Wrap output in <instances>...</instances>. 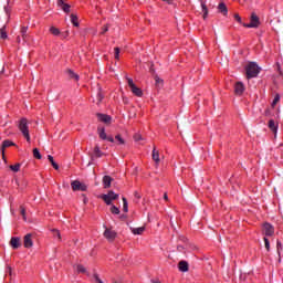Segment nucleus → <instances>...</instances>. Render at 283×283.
I'll use <instances>...</instances> for the list:
<instances>
[{"mask_svg":"<svg viewBox=\"0 0 283 283\" xmlns=\"http://www.w3.org/2000/svg\"><path fill=\"white\" fill-rule=\"evenodd\" d=\"M135 198H137L138 200H140V195H138V192H135Z\"/></svg>","mask_w":283,"mask_h":283,"instance_id":"53","label":"nucleus"},{"mask_svg":"<svg viewBox=\"0 0 283 283\" xmlns=\"http://www.w3.org/2000/svg\"><path fill=\"white\" fill-rule=\"evenodd\" d=\"M33 157L36 158L38 160H41L42 156H41V151L39 150V148L33 149Z\"/></svg>","mask_w":283,"mask_h":283,"instance_id":"36","label":"nucleus"},{"mask_svg":"<svg viewBox=\"0 0 283 283\" xmlns=\"http://www.w3.org/2000/svg\"><path fill=\"white\" fill-rule=\"evenodd\" d=\"M20 213L23 217V220H28V218L25 217V208L23 206L20 207Z\"/></svg>","mask_w":283,"mask_h":283,"instance_id":"41","label":"nucleus"},{"mask_svg":"<svg viewBox=\"0 0 283 283\" xmlns=\"http://www.w3.org/2000/svg\"><path fill=\"white\" fill-rule=\"evenodd\" d=\"M130 231L134 235H143L145 233V227L130 228Z\"/></svg>","mask_w":283,"mask_h":283,"instance_id":"22","label":"nucleus"},{"mask_svg":"<svg viewBox=\"0 0 283 283\" xmlns=\"http://www.w3.org/2000/svg\"><path fill=\"white\" fill-rule=\"evenodd\" d=\"M4 12H6V14H8V17H10V7L6 6L4 7Z\"/></svg>","mask_w":283,"mask_h":283,"instance_id":"47","label":"nucleus"},{"mask_svg":"<svg viewBox=\"0 0 283 283\" xmlns=\"http://www.w3.org/2000/svg\"><path fill=\"white\" fill-rule=\"evenodd\" d=\"M179 240L180 242H189V239H187L185 235L179 237Z\"/></svg>","mask_w":283,"mask_h":283,"instance_id":"46","label":"nucleus"},{"mask_svg":"<svg viewBox=\"0 0 283 283\" xmlns=\"http://www.w3.org/2000/svg\"><path fill=\"white\" fill-rule=\"evenodd\" d=\"M277 70H279L280 76H282V66H280V63H277Z\"/></svg>","mask_w":283,"mask_h":283,"instance_id":"50","label":"nucleus"},{"mask_svg":"<svg viewBox=\"0 0 283 283\" xmlns=\"http://www.w3.org/2000/svg\"><path fill=\"white\" fill-rule=\"evenodd\" d=\"M200 3L203 12V19H207V17H209V8H207V2H205V0H200Z\"/></svg>","mask_w":283,"mask_h":283,"instance_id":"20","label":"nucleus"},{"mask_svg":"<svg viewBox=\"0 0 283 283\" xmlns=\"http://www.w3.org/2000/svg\"><path fill=\"white\" fill-rule=\"evenodd\" d=\"M48 160L51 163L52 167L59 171V164H56V161H54V157L52 155L48 156Z\"/></svg>","mask_w":283,"mask_h":283,"instance_id":"28","label":"nucleus"},{"mask_svg":"<svg viewBox=\"0 0 283 283\" xmlns=\"http://www.w3.org/2000/svg\"><path fill=\"white\" fill-rule=\"evenodd\" d=\"M66 74H67L69 78H73V81H78V78H80L78 74H76L74 71H72V69H67Z\"/></svg>","mask_w":283,"mask_h":283,"instance_id":"23","label":"nucleus"},{"mask_svg":"<svg viewBox=\"0 0 283 283\" xmlns=\"http://www.w3.org/2000/svg\"><path fill=\"white\" fill-rule=\"evenodd\" d=\"M156 83H163V80H160L159 77H156Z\"/></svg>","mask_w":283,"mask_h":283,"instance_id":"52","label":"nucleus"},{"mask_svg":"<svg viewBox=\"0 0 283 283\" xmlns=\"http://www.w3.org/2000/svg\"><path fill=\"white\" fill-rule=\"evenodd\" d=\"M119 195L109 190L106 195H102V200H104L105 205H112L113 200H118Z\"/></svg>","mask_w":283,"mask_h":283,"instance_id":"5","label":"nucleus"},{"mask_svg":"<svg viewBox=\"0 0 283 283\" xmlns=\"http://www.w3.org/2000/svg\"><path fill=\"white\" fill-rule=\"evenodd\" d=\"M114 283H120V282H118V281H115Z\"/></svg>","mask_w":283,"mask_h":283,"instance_id":"59","label":"nucleus"},{"mask_svg":"<svg viewBox=\"0 0 283 283\" xmlns=\"http://www.w3.org/2000/svg\"><path fill=\"white\" fill-rule=\"evenodd\" d=\"M234 94L237 96H242V94H244V83L242 82H237L234 84Z\"/></svg>","mask_w":283,"mask_h":283,"instance_id":"12","label":"nucleus"},{"mask_svg":"<svg viewBox=\"0 0 283 283\" xmlns=\"http://www.w3.org/2000/svg\"><path fill=\"white\" fill-rule=\"evenodd\" d=\"M268 125L273 134H277V125L275 124L274 119H270Z\"/></svg>","mask_w":283,"mask_h":283,"instance_id":"24","label":"nucleus"},{"mask_svg":"<svg viewBox=\"0 0 283 283\" xmlns=\"http://www.w3.org/2000/svg\"><path fill=\"white\" fill-rule=\"evenodd\" d=\"M20 34L23 41H28V27H21Z\"/></svg>","mask_w":283,"mask_h":283,"instance_id":"27","label":"nucleus"},{"mask_svg":"<svg viewBox=\"0 0 283 283\" xmlns=\"http://www.w3.org/2000/svg\"><path fill=\"white\" fill-rule=\"evenodd\" d=\"M57 8H61V10H63V12H65L66 14H70L71 6L65 3V1L57 0Z\"/></svg>","mask_w":283,"mask_h":283,"instance_id":"15","label":"nucleus"},{"mask_svg":"<svg viewBox=\"0 0 283 283\" xmlns=\"http://www.w3.org/2000/svg\"><path fill=\"white\" fill-rule=\"evenodd\" d=\"M18 129L21 132V134L24 136L27 143H30V127L28 126V118L22 117L18 122Z\"/></svg>","mask_w":283,"mask_h":283,"instance_id":"2","label":"nucleus"},{"mask_svg":"<svg viewBox=\"0 0 283 283\" xmlns=\"http://www.w3.org/2000/svg\"><path fill=\"white\" fill-rule=\"evenodd\" d=\"M0 39H8V31L6 30V25H3L1 29H0Z\"/></svg>","mask_w":283,"mask_h":283,"instance_id":"31","label":"nucleus"},{"mask_svg":"<svg viewBox=\"0 0 283 283\" xmlns=\"http://www.w3.org/2000/svg\"><path fill=\"white\" fill-rule=\"evenodd\" d=\"M17 144H14L12 140L7 139L2 142V145L0 147V151L2 154V157L6 158V149H8V147H15Z\"/></svg>","mask_w":283,"mask_h":283,"instance_id":"10","label":"nucleus"},{"mask_svg":"<svg viewBox=\"0 0 283 283\" xmlns=\"http://www.w3.org/2000/svg\"><path fill=\"white\" fill-rule=\"evenodd\" d=\"M7 272L9 273V275H12V266L8 265L7 266Z\"/></svg>","mask_w":283,"mask_h":283,"instance_id":"49","label":"nucleus"},{"mask_svg":"<svg viewBox=\"0 0 283 283\" xmlns=\"http://www.w3.org/2000/svg\"><path fill=\"white\" fill-rule=\"evenodd\" d=\"M114 52H115V59L116 61H118L120 59V48L116 46L114 49Z\"/></svg>","mask_w":283,"mask_h":283,"instance_id":"38","label":"nucleus"},{"mask_svg":"<svg viewBox=\"0 0 283 283\" xmlns=\"http://www.w3.org/2000/svg\"><path fill=\"white\" fill-rule=\"evenodd\" d=\"M178 269L181 273H187V271H189V263L187 261H180L178 263Z\"/></svg>","mask_w":283,"mask_h":283,"instance_id":"17","label":"nucleus"},{"mask_svg":"<svg viewBox=\"0 0 283 283\" xmlns=\"http://www.w3.org/2000/svg\"><path fill=\"white\" fill-rule=\"evenodd\" d=\"M120 218H122V219H123V218H127V216H125V214H122V216H120Z\"/></svg>","mask_w":283,"mask_h":283,"instance_id":"56","label":"nucleus"},{"mask_svg":"<svg viewBox=\"0 0 283 283\" xmlns=\"http://www.w3.org/2000/svg\"><path fill=\"white\" fill-rule=\"evenodd\" d=\"M10 244H11L12 249H19V247H21V239L18 237H13L10 240Z\"/></svg>","mask_w":283,"mask_h":283,"instance_id":"18","label":"nucleus"},{"mask_svg":"<svg viewBox=\"0 0 283 283\" xmlns=\"http://www.w3.org/2000/svg\"><path fill=\"white\" fill-rule=\"evenodd\" d=\"M122 200H123V211L127 213V211H129V203H127V198L123 197Z\"/></svg>","mask_w":283,"mask_h":283,"instance_id":"32","label":"nucleus"},{"mask_svg":"<svg viewBox=\"0 0 283 283\" xmlns=\"http://www.w3.org/2000/svg\"><path fill=\"white\" fill-rule=\"evenodd\" d=\"M218 10L219 12H221V14H223L224 17H227L229 9H227V4L224 2L219 3L218 6Z\"/></svg>","mask_w":283,"mask_h":283,"instance_id":"21","label":"nucleus"},{"mask_svg":"<svg viewBox=\"0 0 283 283\" xmlns=\"http://www.w3.org/2000/svg\"><path fill=\"white\" fill-rule=\"evenodd\" d=\"M263 240L266 251H271V242L269 241V238L264 237Z\"/></svg>","mask_w":283,"mask_h":283,"instance_id":"37","label":"nucleus"},{"mask_svg":"<svg viewBox=\"0 0 283 283\" xmlns=\"http://www.w3.org/2000/svg\"><path fill=\"white\" fill-rule=\"evenodd\" d=\"M17 43H21V36H17Z\"/></svg>","mask_w":283,"mask_h":283,"instance_id":"54","label":"nucleus"},{"mask_svg":"<svg viewBox=\"0 0 283 283\" xmlns=\"http://www.w3.org/2000/svg\"><path fill=\"white\" fill-rule=\"evenodd\" d=\"M234 19L235 21H238V23H242V18L240 17V14L235 13Z\"/></svg>","mask_w":283,"mask_h":283,"instance_id":"45","label":"nucleus"},{"mask_svg":"<svg viewBox=\"0 0 283 283\" xmlns=\"http://www.w3.org/2000/svg\"><path fill=\"white\" fill-rule=\"evenodd\" d=\"M70 17H71V23L75 28H78V25H80V23H78V15H76L75 13H72Z\"/></svg>","mask_w":283,"mask_h":283,"instance_id":"26","label":"nucleus"},{"mask_svg":"<svg viewBox=\"0 0 283 283\" xmlns=\"http://www.w3.org/2000/svg\"><path fill=\"white\" fill-rule=\"evenodd\" d=\"M49 32H51L53 34V36H59V34H61V30H59V28H56V27H51L49 29Z\"/></svg>","mask_w":283,"mask_h":283,"instance_id":"30","label":"nucleus"},{"mask_svg":"<svg viewBox=\"0 0 283 283\" xmlns=\"http://www.w3.org/2000/svg\"><path fill=\"white\" fill-rule=\"evenodd\" d=\"M51 231L53 233V238L61 242V232L57 229H52Z\"/></svg>","mask_w":283,"mask_h":283,"instance_id":"33","label":"nucleus"},{"mask_svg":"<svg viewBox=\"0 0 283 283\" xmlns=\"http://www.w3.org/2000/svg\"><path fill=\"white\" fill-rule=\"evenodd\" d=\"M76 271H77V273H86V272H87V270L85 269V266H83V265H81V264H78V265L76 266Z\"/></svg>","mask_w":283,"mask_h":283,"instance_id":"39","label":"nucleus"},{"mask_svg":"<svg viewBox=\"0 0 283 283\" xmlns=\"http://www.w3.org/2000/svg\"><path fill=\"white\" fill-rule=\"evenodd\" d=\"M177 251H179L180 253H182L185 251V247L182 245H177Z\"/></svg>","mask_w":283,"mask_h":283,"instance_id":"48","label":"nucleus"},{"mask_svg":"<svg viewBox=\"0 0 283 283\" xmlns=\"http://www.w3.org/2000/svg\"><path fill=\"white\" fill-rule=\"evenodd\" d=\"M128 87L130 88L132 93L139 98L143 97V90L134 83L132 77H127Z\"/></svg>","mask_w":283,"mask_h":283,"instance_id":"3","label":"nucleus"},{"mask_svg":"<svg viewBox=\"0 0 283 283\" xmlns=\"http://www.w3.org/2000/svg\"><path fill=\"white\" fill-rule=\"evenodd\" d=\"M24 249H32L34 242L32 241V233H28L23 239Z\"/></svg>","mask_w":283,"mask_h":283,"instance_id":"11","label":"nucleus"},{"mask_svg":"<svg viewBox=\"0 0 283 283\" xmlns=\"http://www.w3.org/2000/svg\"><path fill=\"white\" fill-rule=\"evenodd\" d=\"M86 201H87V198L84 199V202H86Z\"/></svg>","mask_w":283,"mask_h":283,"instance_id":"58","label":"nucleus"},{"mask_svg":"<svg viewBox=\"0 0 283 283\" xmlns=\"http://www.w3.org/2000/svg\"><path fill=\"white\" fill-rule=\"evenodd\" d=\"M153 160L155 161V165H160V151L156 149V146L153 148Z\"/></svg>","mask_w":283,"mask_h":283,"instance_id":"16","label":"nucleus"},{"mask_svg":"<svg viewBox=\"0 0 283 283\" xmlns=\"http://www.w3.org/2000/svg\"><path fill=\"white\" fill-rule=\"evenodd\" d=\"M164 200H169V197L167 196V193L164 195Z\"/></svg>","mask_w":283,"mask_h":283,"instance_id":"55","label":"nucleus"},{"mask_svg":"<svg viewBox=\"0 0 283 283\" xmlns=\"http://www.w3.org/2000/svg\"><path fill=\"white\" fill-rule=\"evenodd\" d=\"M94 156L95 158H103V151H101V147H98V145L94 148Z\"/></svg>","mask_w":283,"mask_h":283,"instance_id":"29","label":"nucleus"},{"mask_svg":"<svg viewBox=\"0 0 283 283\" xmlns=\"http://www.w3.org/2000/svg\"><path fill=\"white\" fill-rule=\"evenodd\" d=\"M97 134L101 138V140H107L108 143H114V137L113 136H107V133H105L104 127H98L97 128Z\"/></svg>","mask_w":283,"mask_h":283,"instance_id":"8","label":"nucleus"},{"mask_svg":"<svg viewBox=\"0 0 283 283\" xmlns=\"http://www.w3.org/2000/svg\"><path fill=\"white\" fill-rule=\"evenodd\" d=\"M96 116L101 123H106V125L112 123V116L107 114L97 113Z\"/></svg>","mask_w":283,"mask_h":283,"instance_id":"13","label":"nucleus"},{"mask_svg":"<svg viewBox=\"0 0 283 283\" xmlns=\"http://www.w3.org/2000/svg\"><path fill=\"white\" fill-rule=\"evenodd\" d=\"M153 283H160V281H158V280L157 281H153Z\"/></svg>","mask_w":283,"mask_h":283,"instance_id":"57","label":"nucleus"},{"mask_svg":"<svg viewBox=\"0 0 283 283\" xmlns=\"http://www.w3.org/2000/svg\"><path fill=\"white\" fill-rule=\"evenodd\" d=\"M71 188L73 191H87V185L80 182L78 180H73L71 182Z\"/></svg>","mask_w":283,"mask_h":283,"instance_id":"7","label":"nucleus"},{"mask_svg":"<svg viewBox=\"0 0 283 283\" xmlns=\"http://www.w3.org/2000/svg\"><path fill=\"white\" fill-rule=\"evenodd\" d=\"M166 3H168L169 6H171V3H174V0H164Z\"/></svg>","mask_w":283,"mask_h":283,"instance_id":"51","label":"nucleus"},{"mask_svg":"<svg viewBox=\"0 0 283 283\" xmlns=\"http://www.w3.org/2000/svg\"><path fill=\"white\" fill-rule=\"evenodd\" d=\"M262 69L260 66H258V63L255 62H250L247 66H245V74H247V78H255L258 77V74H260V71Z\"/></svg>","mask_w":283,"mask_h":283,"instance_id":"1","label":"nucleus"},{"mask_svg":"<svg viewBox=\"0 0 283 283\" xmlns=\"http://www.w3.org/2000/svg\"><path fill=\"white\" fill-rule=\"evenodd\" d=\"M109 31V25H104L103 28H102V32H101V34H105V32H108Z\"/></svg>","mask_w":283,"mask_h":283,"instance_id":"44","label":"nucleus"},{"mask_svg":"<svg viewBox=\"0 0 283 283\" xmlns=\"http://www.w3.org/2000/svg\"><path fill=\"white\" fill-rule=\"evenodd\" d=\"M9 169H11V171H13V174H19V171H21V164H14V165H10Z\"/></svg>","mask_w":283,"mask_h":283,"instance_id":"25","label":"nucleus"},{"mask_svg":"<svg viewBox=\"0 0 283 283\" xmlns=\"http://www.w3.org/2000/svg\"><path fill=\"white\" fill-rule=\"evenodd\" d=\"M102 182H103L104 189H109V187H112V182H114V178L106 175V176L103 177Z\"/></svg>","mask_w":283,"mask_h":283,"instance_id":"14","label":"nucleus"},{"mask_svg":"<svg viewBox=\"0 0 283 283\" xmlns=\"http://www.w3.org/2000/svg\"><path fill=\"white\" fill-rule=\"evenodd\" d=\"M105 231L103 233L104 238L108 240V242H114L116 240V235H118V233H116V231L112 230V228H107L105 227Z\"/></svg>","mask_w":283,"mask_h":283,"instance_id":"6","label":"nucleus"},{"mask_svg":"<svg viewBox=\"0 0 283 283\" xmlns=\"http://www.w3.org/2000/svg\"><path fill=\"white\" fill-rule=\"evenodd\" d=\"M276 250L280 255V251H282V241H280V240L276 241Z\"/></svg>","mask_w":283,"mask_h":283,"instance_id":"42","label":"nucleus"},{"mask_svg":"<svg viewBox=\"0 0 283 283\" xmlns=\"http://www.w3.org/2000/svg\"><path fill=\"white\" fill-rule=\"evenodd\" d=\"M277 103H280V94H276L274 96V99L272 102V107H275L277 105Z\"/></svg>","mask_w":283,"mask_h":283,"instance_id":"40","label":"nucleus"},{"mask_svg":"<svg viewBox=\"0 0 283 283\" xmlns=\"http://www.w3.org/2000/svg\"><path fill=\"white\" fill-rule=\"evenodd\" d=\"M243 28H260V17L255 12L251 13L250 23H243Z\"/></svg>","mask_w":283,"mask_h":283,"instance_id":"4","label":"nucleus"},{"mask_svg":"<svg viewBox=\"0 0 283 283\" xmlns=\"http://www.w3.org/2000/svg\"><path fill=\"white\" fill-rule=\"evenodd\" d=\"M275 233V228L273 224L265 222L263 223V235L271 237Z\"/></svg>","mask_w":283,"mask_h":283,"instance_id":"9","label":"nucleus"},{"mask_svg":"<svg viewBox=\"0 0 283 283\" xmlns=\"http://www.w3.org/2000/svg\"><path fill=\"white\" fill-rule=\"evenodd\" d=\"M111 213H113V216H118L120 213V209H118V207L113 205L111 207Z\"/></svg>","mask_w":283,"mask_h":283,"instance_id":"35","label":"nucleus"},{"mask_svg":"<svg viewBox=\"0 0 283 283\" xmlns=\"http://www.w3.org/2000/svg\"><path fill=\"white\" fill-rule=\"evenodd\" d=\"M115 140L117 142V145H125V139L123 138V136L120 134H117L115 136Z\"/></svg>","mask_w":283,"mask_h":283,"instance_id":"34","label":"nucleus"},{"mask_svg":"<svg viewBox=\"0 0 283 283\" xmlns=\"http://www.w3.org/2000/svg\"><path fill=\"white\" fill-rule=\"evenodd\" d=\"M103 98H105V96L103 95V88L98 87L95 99L96 105H101V103H103Z\"/></svg>","mask_w":283,"mask_h":283,"instance_id":"19","label":"nucleus"},{"mask_svg":"<svg viewBox=\"0 0 283 283\" xmlns=\"http://www.w3.org/2000/svg\"><path fill=\"white\" fill-rule=\"evenodd\" d=\"M134 140H135L136 143H138V140H143V135H140V134H135V135H134Z\"/></svg>","mask_w":283,"mask_h":283,"instance_id":"43","label":"nucleus"}]
</instances>
